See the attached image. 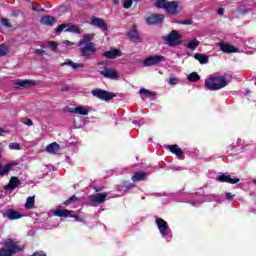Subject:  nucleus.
Listing matches in <instances>:
<instances>
[{
	"instance_id": "obj_15",
	"label": "nucleus",
	"mask_w": 256,
	"mask_h": 256,
	"mask_svg": "<svg viewBox=\"0 0 256 256\" xmlns=\"http://www.w3.org/2000/svg\"><path fill=\"white\" fill-rule=\"evenodd\" d=\"M4 217H7L10 221H15L16 219H21L23 215L13 209H8L5 211Z\"/></svg>"
},
{
	"instance_id": "obj_3",
	"label": "nucleus",
	"mask_w": 256,
	"mask_h": 256,
	"mask_svg": "<svg viewBox=\"0 0 256 256\" xmlns=\"http://www.w3.org/2000/svg\"><path fill=\"white\" fill-rule=\"evenodd\" d=\"M4 247L0 249V256H13L17 251H21L23 246L19 245L17 239L8 238L3 243Z\"/></svg>"
},
{
	"instance_id": "obj_48",
	"label": "nucleus",
	"mask_w": 256,
	"mask_h": 256,
	"mask_svg": "<svg viewBox=\"0 0 256 256\" xmlns=\"http://www.w3.org/2000/svg\"><path fill=\"white\" fill-rule=\"evenodd\" d=\"M2 153H3V146H2V144L0 143V159H1V157H3Z\"/></svg>"
},
{
	"instance_id": "obj_31",
	"label": "nucleus",
	"mask_w": 256,
	"mask_h": 256,
	"mask_svg": "<svg viewBox=\"0 0 256 256\" xmlns=\"http://www.w3.org/2000/svg\"><path fill=\"white\" fill-rule=\"evenodd\" d=\"M187 49H191L192 51H195L196 47H199V41L197 39L190 40L187 45Z\"/></svg>"
},
{
	"instance_id": "obj_36",
	"label": "nucleus",
	"mask_w": 256,
	"mask_h": 256,
	"mask_svg": "<svg viewBox=\"0 0 256 256\" xmlns=\"http://www.w3.org/2000/svg\"><path fill=\"white\" fill-rule=\"evenodd\" d=\"M133 6V0H124L123 7L124 9H131Z\"/></svg>"
},
{
	"instance_id": "obj_24",
	"label": "nucleus",
	"mask_w": 256,
	"mask_h": 256,
	"mask_svg": "<svg viewBox=\"0 0 256 256\" xmlns=\"http://www.w3.org/2000/svg\"><path fill=\"white\" fill-rule=\"evenodd\" d=\"M60 149L61 148L59 144H57L56 142H53L46 147L47 153H50L51 155H56V153H59Z\"/></svg>"
},
{
	"instance_id": "obj_7",
	"label": "nucleus",
	"mask_w": 256,
	"mask_h": 256,
	"mask_svg": "<svg viewBox=\"0 0 256 256\" xmlns=\"http://www.w3.org/2000/svg\"><path fill=\"white\" fill-rule=\"evenodd\" d=\"M162 61H165L164 56H161V55L150 56L143 61V65L144 67H153L154 65H159V63H162Z\"/></svg>"
},
{
	"instance_id": "obj_13",
	"label": "nucleus",
	"mask_w": 256,
	"mask_h": 256,
	"mask_svg": "<svg viewBox=\"0 0 256 256\" xmlns=\"http://www.w3.org/2000/svg\"><path fill=\"white\" fill-rule=\"evenodd\" d=\"M100 75L106 79H119V73L109 68H104V70L100 71Z\"/></svg>"
},
{
	"instance_id": "obj_2",
	"label": "nucleus",
	"mask_w": 256,
	"mask_h": 256,
	"mask_svg": "<svg viewBox=\"0 0 256 256\" xmlns=\"http://www.w3.org/2000/svg\"><path fill=\"white\" fill-rule=\"evenodd\" d=\"M204 85L209 91H219V89L227 87V79L224 76L210 75Z\"/></svg>"
},
{
	"instance_id": "obj_47",
	"label": "nucleus",
	"mask_w": 256,
	"mask_h": 256,
	"mask_svg": "<svg viewBox=\"0 0 256 256\" xmlns=\"http://www.w3.org/2000/svg\"><path fill=\"white\" fill-rule=\"evenodd\" d=\"M225 13V9L219 8L218 15H223Z\"/></svg>"
},
{
	"instance_id": "obj_26",
	"label": "nucleus",
	"mask_w": 256,
	"mask_h": 256,
	"mask_svg": "<svg viewBox=\"0 0 256 256\" xmlns=\"http://www.w3.org/2000/svg\"><path fill=\"white\" fill-rule=\"evenodd\" d=\"M70 113H75L76 115H89V109L85 106H78L73 108Z\"/></svg>"
},
{
	"instance_id": "obj_34",
	"label": "nucleus",
	"mask_w": 256,
	"mask_h": 256,
	"mask_svg": "<svg viewBox=\"0 0 256 256\" xmlns=\"http://www.w3.org/2000/svg\"><path fill=\"white\" fill-rule=\"evenodd\" d=\"M9 53V48H7V45L1 44L0 45V57H5Z\"/></svg>"
},
{
	"instance_id": "obj_11",
	"label": "nucleus",
	"mask_w": 256,
	"mask_h": 256,
	"mask_svg": "<svg viewBox=\"0 0 256 256\" xmlns=\"http://www.w3.org/2000/svg\"><path fill=\"white\" fill-rule=\"evenodd\" d=\"M15 85L16 89H29L30 87H35L37 83L34 80H17Z\"/></svg>"
},
{
	"instance_id": "obj_28",
	"label": "nucleus",
	"mask_w": 256,
	"mask_h": 256,
	"mask_svg": "<svg viewBox=\"0 0 256 256\" xmlns=\"http://www.w3.org/2000/svg\"><path fill=\"white\" fill-rule=\"evenodd\" d=\"M145 177H147V173H145V172H136L132 176V181H134V182L143 181V179H145Z\"/></svg>"
},
{
	"instance_id": "obj_39",
	"label": "nucleus",
	"mask_w": 256,
	"mask_h": 256,
	"mask_svg": "<svg viewBox=\"0 0 256 256\" xmlns=\"http://www.w3.org/2000/svg\"><path fill=\"white\" fill-rule=\"evenodd\" d=\"M47 45L52 51H57V44L54 41H49Z\"/></svg>"
},
{
	"instance_id": "obj_41",
	"label": "nucleus",
	"mask_w": 256,
	"mask_h": 256,
	"mask_svg": "<svg viewBox=\"0 0 256 256\" xmlns=\"http://www.w3.org/2000/svg\"><path fill=\"white\" fill-rule=\"evenodd\" d=\"M34 53L36 54V55H47V53L45 52V50H41V49H36L35 51H34Z\"/></svg>"
},
{
	"instance_id": "obj_53",
	"label": "nucleus",
	"mask_w": 256,
	"mask_h": 256,
	"mask_svg": "<svg viewBox=\"0 0 256 256\" xmlns=\"http://www.w3.org/2000/svg\"><path fill=\"white\" fill-rule=\"evenodd\" d=\"M254 183L256 184V180H254Z\"/></svg>"
},
{
	"instance_id": "obj_14",
	"label": "nucleus",
	"mask_w": 256,
	"mask_h": 256,
	"mask_svg": "<svg viewBox=\"0 0 256 256\" xmlns=\"http://www.w3.org/2000/svg\"><path fill=\"white\" fill-rule=\"evenodd\" d=\"M19 163L17 162H11L3 166V164L0 163V175L3 177L5 175H9V171L13 169V167H17Z\"/></svg>"
},
{
	"instance_id": "obj_43",
	"label": "nucleus",
	"mask_w": 256,
	"mask_h": 256,
	"mask_svg": "<svg viewBox=\"0 0 256 256\" xmlns=\"http://www.w3.org/2000/svg\"><path fill=\"white\" fill-rule=\"evenodd\" d=\"M32 256H47V254H45V252H43V251H38V252L34 253Z\"/></svg>"
},
{
	"instance_id": "obj_25",
	"label": "nucleus",
	"mask_w": 256,
	"mask_h": 256,
	"mask_svg": "<svg viewBox=\"0 0 256 256\" xmlns=\"http://www.w3.org/2000/svg\"><path fill=\"white\" fill-rule=\"evenodd\" d=\"M194 58L196 61H199L201 65H207V63H209V56H207V54L196 53Z\"/></svg>"
},
{
	"instance_id": "obj_1",
	"label": "nucleus",
	"mask_w": 256,
	"mask_h": 256,
	"mask_svg": "<svg viewBox=\"0 0 256 256\" xmlns=\"http://www.w3.org/2000/svg\"><path fill=\"white\" fill-rule=\"evenodd\" d=\"M95 38V34H85L79 41L78 47H80V53L82 57H93L97 53V47L95 43L91 42Z\"/></svg>"
},
{
	"instance_id": "obj_29",
	"label": "nucleus",
	"mask_w": 256,
	"mask_h": 256,
	"mask_svg": "<svg viewBox=\"0 0 256 256\" xmlns=\"http://www.w3.org/2000/svg\"><path fill=\"white\" fill-rule=\"evenodd\" d=\"M70 213H73L71 210H61V209H56L54 211V215L56 217H67Z\"/></svg>"
},
{
	"instance_id": "obj_42",
	"label": "nucleus",
	"mask_w": 256,
	"mask_h": 256,
	"mask_svg": "<svg viewBox=\"0 0 256 256\" xmlns=\"http://www.w3.org/2000/svg\"><path fill=\"white\" fill-rule=\"evenodd\" d=\"M24 125H27V127H32L33 121L31 119H28L27 121L24 122Z\"/></svg>"
},
{
	"instance_id": "obj_18",
	"label": "nucleus",
	"mask_w": 256,
	"mask_h": 256,
	"mask_svg": "<svg viewBox=\"0 0 256 256\" xmlns=\"http://www.w3.org/2000/svg\"><path fill=\"white\" fill-rule=\"evenodd\" d=\"M220 183H230L231 185H235V183H239V178H231V176L222 174L217 178Z\"/></svg>"
},
{
	"instance_id": "obj_40",
	"label": "nucleus",
	"mask_w": 256,
	"mask_h": 256,
	"mask_svg": "<svg viewBox=\"0 0 256 256\" xmlns=\"http://www.w3.org/2000/svg\"><path fill=\"white\" fill-rule=\"evenodd\" d=\"M2 25L6 27L7 29L11 28V23L9 22V19L3 18L2 19Z\"/></svg>"
},
{
	"instance_id": "obj_38",
	"label": "nucleus",
	"mask_w": 256,
	"mask_h": 256,
	"mask_svg": "<svg viewBox=\"0 0 256 256\" xmlns=\"http://www.w3.org/2000/svg\"><path fill=\"white\" fill-rule=\"evenodd\" d=\"M77 201V196H72L68 200L64 201L63 205H71V203Z\"/></svg>"
},
{
	"instance_id": "obj_49",
	"label": "nucleus",
	"mask_w": 256,
	"mask_h": 256,
	"mask_svg": "<svg viewBox=\"0 0 256 256\" xmlns=\"http://www.w3.org/2000/svg\"><path fill=\"white\" fill-rule=\"evenodd\" d=\"M226 199H233V195H231V193H226Z\"/></svg>"
},
{
	"instance_id": "obj_19",
	"label": "nucleus",
	"mask_w": 256,
	"mask_h": 256,
	"mask_svg": "<svg viewBox=\"0 0 256 256\" xmlns=\"http://www.w3.org/2000/svg\"><path fill=\"white\" fill-rule=\"evenodd\" d=\"M220 50L223 53H237V48H235L233 45H230L228 43H219Z\"/></svg>"
},
{
	"instance_id": "obj_44",
	"label": "nucleus",
	"mask_w": 256,
	"mask_h": 256,
	"mask_svg": "<svg viewBox=\"0 0 256 256\" xmlns=\"http://www.w3.org/2000/svg\"><path fill=\"white\" fill-rule=\"evenodd\" d=\"M181 23L182 25H191L192 21L191 20H184L182 22H178Z\"/></svg>"
},
{
	"instance_id": "obj_54",
	"label": "nucleus",
	"mask_w": 256,
	"mask_h": 256,
	"mask_svg": "<svg viewBox=\"0 0 256 256\" xmlns=\"http://www.w3.org/2000/svg\"><path fill=\"white\" fill-rule=\"evenodd\" d=\"M176 170H179V168H176Z\"/></svg>"
},
{
	"instance_id": "obj_30",
	"label": "nucleus",
	"mask_w": 256,
	"mask_h": 256,
	"mask_svg": "<svg viewBox=\"0 0 256 256\" xmlns=\"http://www.w3.org/2000/svg\"><path fill=\"white\" fill-rule=\"evenodd\" d=\"M35 207V196H30L26 199L25 208L33 209Z\"/></svg>"
},
{
	"instance_id": "obj_6",
	"label": "nucleus",
	"mask_w": 256,
	"mask_h": 256,
	"mask_svg": "<svg viewBox=\"0 0 256 256\" xmlns=\"http://www.w3.org/2000/svg\"><path fill=\"white\" fill-rule=\"evenodd\" d=\"M156 225L158 227V230L160 231V234L164 239H167V235L171 233V228H169V224L167 221L163 220L162 218L157 217L156 218Z\"/></svg>"
},
{
	"instance_id": "obj_9",
	"label": "nucleus",
	"mask_w": 256,
	"mask_h": 256,
	"mask_svg": "<svg viewBox=\"0 0 256 256\" xmlns=\"http://www.w3.org/2000/svg\"><path fill=\"white\" fill-rule=\"evenodd\" d=\"M165 21V15L162 14H152L146 18L147 25H161Z\"/></svg>"
},
{
	"instance_id": "obj_50",
	"label": "nucleus",
	"mask_w": 256,
	"mask_h": 256,
	"mask_svg": "<svg viewBox=\"0 0 256 256\" xmlns=\"http://www.w3.org/2000/svg\"><path fill=\"white\" fill-rule=\"evenodd\" d=\"M70 217H71L72 219H76V221H80V220H79V216H77V215H70Z\"/></svg>"
},
{
	"instance_id": "obj_33",
	"label": "nucleus",
	"mask_w": 256,
	"mask_h": 256,
	"mask_svg": "<svg viewBox=\"0 0 256 256\" xmlns=\"http://www.w3.org/2000/svg\"><path fill=\"white\" fill-rule=\"evenodd\" d=\"M139 94L140 95H146V97H155V92L149 91V90H147L145 88H141L139 90Z\"/></svg>"
},
{
	"instance_id": "obj_5",
	"label": "nucleus",
	"mask_w": 256,
	"mask_h": 256,
	"mask_svg": "<svg viewBox=\"0 0 256 256\" xmlns=\"http://www.w3.org/2000/svg\"><path fill=\"white\" fill-rule=\"evenodd\" d=\"M166 42L167 45L170 47H175L177 45H181V34L177 30H172L167 36H166Z\"/></svg>"
},
{
	"instance_id": "obj_45",
	"label": "nucleus",
	"mask_w": 256,
	"mask_h": 256,
	"mask_svg": "<svg viewBox=\"0 0 256 256\" xmlns=\"http://www.w3.org/2000/svg\"><path fill=\"white\" fill-rule=\"evenodd\" d=\"M63 45H75V43H73V42H71V41H69V40H64L63 42Z\"/></svg>"
},
{
	"instance_id": "obj_35",
	"label": "nucleus",
	"mask_w": 256,
	"mask_h": 256,
	"mask_svg": "<svg viewBox=\"0 0 256 256\" xmlns=\"http://www.w3.org/2000/svg\"><path fill=\"white\" fill-rule=\"evenodd\" d=\"M8 147H9V149H10L11 151H13V150H15V151H21V145H20L19 143H17V142H12V143H10Z\"/></svg>"
},
{
	"instance_id": "obj_52",
	"label": "nucleus",
	"mask_w": 256,
	"mask_h": 256,
	"mask_svg": "<svg viewBox=\"0 0 256 256\" xmlns=\"http://www.w3.org/2000/svg\"><path fill=\"white\" fill-rule=\"evenodd\" d=\"M133 123H137V121H133Z\"/></svg>"
},
{
	"instance_id": "obj_22",
	"label": "nucleus",
	"mask_w": 256,
	"mask_h": 256,
	"mask_svg": "<svg viewBox=\"0 0 256 256\" xmlns=\"http://www.w3.org/2000/svg\"><path fill=\"white\" fill-rule=\"evenodd\" d=\"M104 57H106V59H117V57H121V50L112 49L110 51H106L104 52Z\"/></svg>"
},
{
	"instance_id": "obj_32",
	"label": "nucleus",
	"mask_w": 256,
	"mask_h": 256,
	"mask_svg": "<svg viewBox=\"0 0 256 256\" xmlns=\"http://www.w3.org/2000/svg\"><path fill=\"white\" fill-rule=\"evenodd\" d=\"M188 81L195 83L197 81H199V79H201V76H199V74H197V72H192L187 76Z\"/></svg>"
},
{
	"instance_id": "obj_21",
	"label": "nucleus",
	"mask_w": 256,
	"mask_h": 256,
	"mask_svg": "<svg viewBox=\"0 0 256 256\" xmlns=\"http://www.w3.org/2000/svg\"><path fill=\"white\" fill-rule=\"evenodd\" d=\"M19 185H21V180H19L18 177H11L9 183L5 186V189H17V187H19Z\"/></svg>"
},
{
	"instance_id": "obj_10",
	"label": "nucleus",
	"mask_w": 256,
	"mask_h": 256,
	"mask_svg": "<svg viewBox=\"0 0 256 256\" xmlns=\"http://www.w3.org/2000/svg\"><path fill=\"white\" fill-rule=\"evenodd\" d=\"M92 95L103 101H111V98L113 97V94L101 89L92 90Z\"/></svg>"
},
{
	"instance_id": "obj_23",
	"label": "nucleus",
	"mask_w": 256,
	"mask_h": 256,
	"mask_svg": "<svg viewBox=\"0 0 256 256\" xmlns=\"http://www.w3.org/2000/svg\"><path fill=\"white\" fill-rule=\"evenodd\" d=\"M167 150L173 153L177 157L183 156V150L178 145H168L166 146Z\"/></svg>"
},
{
	"instance_id": "obj_17",
	"label": "nucleus",
	"mask_w": 256,
	"mask_h": 256,
	"mask_svg": "<svg viewBox=\"0 0 256 256\" xmlns=\"http://www.w3.org/2000/svg\"><path fill=\"white\" fill-rule=\"evenodd\" d=\"M105 199H107V194L103 193H97L89 196V201H91V203H105Z\"/></svg>"
},
{
	"instance_id": "obj_4",
	"label": "nucleus",
	"mask_w": 256,
	"mask_h": 256,
	"mask_svg": "<svg viewBox=\"0 0 256 256\" xmlns=\"http://www.w3.org/2000/svg\"><path fill=\"white\" fill-rule=\"evenodd\" d=\"M155 5L158 9H165L170 15H177V13H179L178 1L167 2V0H157Z\"/></svg>"
},
{
	"instance_id": "obj_16",
	"label": "nucleus",
	"mask_w": 256,
	"mask_h": 256,
	"mask_svg": "<svg viewBox=\"0 0 256 256\" xmlns=\"http://www.w3.org/2000/svg\"><path fill=\"white\" fill-rule=\"evenodd\" d=\"M91 25H93V27H98L99 29H102V31H108L107 23H105V20L101 18H93L91 20Z\"/></svg>"
},
{
	"instance_id": "obj_51",
	"label": "nucleus",
	"mask_w": 256,
	"mask_h": 256,
	"mask_svg": "<svg viewBox=\"0 0 256 256\" xmlns=\"http://www.w3.org/2000/svg\"><path fill=\"white\" fill-rule=\"evenodd\" d=\"M112 2L114 3V5H119V0H112Z\"/></svg>"
},
{
	"instance_id": "obj_37",
	"label": "nucleus",
	"mask_w": 256,
	"mask_h": 256,
	"mask_svg": "<svg viewBox=\"0 0 256 256\" xmlns=\"http://www.w3.org/2000/svg\"><path fill=\"white\" fill-rule=\"evenodd\" d=\"M179 83V79L175 76H170L169 78V85H177Z\"/></svg>"
},
{
	"instance_id": "obj_27",
	"label": "nucleus",
	"mask_w": 256,
	"mask_h": 256,
	"mask_svg": "<svg viewBox=\"0 0 256 256\" xmlns=\"http://www.w3.org/2000/svg\"><path fill=\"white\" fill-rule=\"evenodd\" d=\"M40 22L42 25H47L48 27L55 25V19L53 16H43Z\"/></svg>"
},
{
	"instance_id": "obj_46",
	"label": "nucleus",
	"mask_w": 256,
	"mask_h": 256,
	"mask_svg": "<svg viewBox=\"0 0 256 256\" xmlns=\"http://www.w3.org/2000/svg\"><path fill=\"white\" fill-rule=\"evenodd\" d=\"M7 133V130H4L3 128H0V137H3Z\"/></svg>"
},
{
	"instance_id": "obj_12",
	"label": "nucleus",
	"mask_w": 256,
	"mask_h": 256,
	"mask_svg": "<svg viewBox=\"0 0 256 256\" xmlns=\"http://www.w3.org/2000/svg\"><path fill=\"white\" fill-rule=\"evenodd\" d=\"M128 38L133 43H141V37H139V32L137 31V26L132 25L130 31L128 32Z\"/></svg>"
},
{
	"instance_id": "obj_20",
	"label": "nucleus",
	"mask_w": 256,
	"mask_h": 256,
	"mask_svg": "<svg viewBox=\"0 0 256 256\" xmlns=\"http://www.w3.org/2000/svg\"><path fill=\"white\" fill-rule=\"evenodd\" d=\"M67 65L68 67H71L74 69V71H77V69H83L85 67V64L83 63H75L72 60H66L64 63L61 64V67H65Z\"/></svg>"
},
{
	"instance_id": "obj_8",
	"label": "nucleus",
	"mask_w": 256,
	"mask_h": 256,
	"mask_svg": "<svg viewBox=\"0 0 256 256\" xmlns=\"http://www.w3.org/2000/svg\"><path fill=\"white\" fill-rule=\"evenodd\" d=\"M62 31H66L67 33H77L78 35L81 33L79 27L70 24H61L58 26L56 33H61Z\"/></svg>"
}]
</instances>
